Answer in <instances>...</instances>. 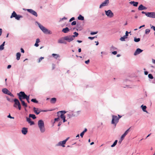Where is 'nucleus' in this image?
Returning <instances> with one entry per match:
<instances>
[{
	"label": "nucleus",
	"mask_w": 155,
	"mask_h": 155,
	"mask_svg": "<svg viewBox=\"0 0 155 155\" xmlns=\"http://www.w3.org/2000/svg\"><path fill=\"white\" fill-rule=\"evenodd\" d=\"M38 124L41 132L42 133L44 132L45 131V128L43 121L42 120H39L38 121Z\"/></svg>",
	"instance_id": "obj_1"
},
{
	"label": "nucleus",
	"mask_w": 155,
	"mask_h": 155,
	"mask_svg": "<svg viewBox=\"0 0 155 155\" xmlns=\"http://www.w3.org/2000/svg\"><path fill=\"white\" fill-rule=\"evenodd\" d=\"M36 23L37 24L40 28L44 33L48 34H51V31L50 30L47 29L45 27L41 25V24L38 22L36 21Z\"/></svg>",
	"instance_id": "obj_2"
},
{
	"label": "nucleus",
	"mask_w": 155,
	"mask_h": 155,
	"mask_svg": "<svg viewBox=\"0 0 155 155\" xmlns=\"http://www.w3.org/2000/svg\"><path fill=\"white\" fill-rule=\"evenodd\" d=\"M13 101L14 102L13 107L16 108H18L19 110H20L21 109V104L18 99L15 98L14 99Z\"/></svg>",
	"instance_id": "obj_3"
},
{
	"label": "nucleus",
	"mask_w": 155,
	"mask_h": 155,
	"mask_svg": "<svg viewBox=\"0 0 155 155\" xmlns=\"http://www.w3.org/2000/svg\"><path fill=\"white\" fill-rule=\"evenodd\" d=\"M17 95L18 96L19 98H20V97L22 100L27 99L29 97V95L27 96L24 91L20 92L19 93L17 94Z\"/></svg>",
	"instance_id": "obj_4"
},
{
	"label": "nucleus",
	"mask_w": 155,
	"mask_h": 155,
	"mask_svg": "<svg viewBox=\"0 0 155 155\" xmlns=\"http://www.w3.org/2000/svg\"><path fill=\"white\" fill-rule=\"evenodd\" d=\"M119 118H118L117 116L114 115H112V124H114L116 126L117 124L119 122Z\"/></svg>",
	"instance_id": "obj_5"
},
{
	"label": "nucleus",
	"mask_w": 155,
	"mask_h": 155,
	"mask_svg": "<svg viewBox=\"0 0 155 155\" xmlns=\"http://www.w3.org/2000/svg\"><path fill=\"white\" fill-rule=\"evenodd\" d=\"M69 138V137H67L65 140L62 141H60L56 145V146H61L63 147H65L64 144H65Z\"/></svg>",
	"instance_id": "obj_6"
},
{
	"label": "nucleus",
	"mask_w": 155,
	"mask_h": 155,
	"mask_svg": "<svg viewBox=\"0 0 155 155\" xmlns=\"http://www.w3.org/2000/svg\"><path fill=\"white\" fill-rule=\"evenodd\" d=\"M106 15L110 18H112L114 16V13L110 10L105 11Z\"/></svg>",
	"instance_id": "obj_7"
},
{
	"label": "nucleus",
	"mask_w": 155,
	"mask_h": 155,
	"mask_svg": "<svg viewBox=\"0 0 155 155\" xmlns=\"http://www.w3.org/2000/svg\"><path fill=\"white\" fill-rule=\"evenodd\" d=\"M2 91L4 94H8L12 97H14V95L6 88H3Z\"/></svg>",
	"instance_id": "obj_8"
},
{
	"label": "nucleus",
	"mask_w": 155,
	"mask_h": 155,
	"mask_svg": "<svg viewBox=\"0 0 155 155\" xmlns=\"http://www.w3.org/2000/svg\"><path fill=\"white\" fill-rule=\"evenodd\" d=\"M58 42L60 44H67V42L65 41L64 37H62L59 39L58 40Z\"/></svg>",
	"instance_id": "obj_9"
},
{
	"label": "nucleus",
	"mask_w": 155,
	"mask_h": 155,
	"mask_svg": "<svg viewBox=\"0 0 155 155\" xmlns=\"http://www.w3.org/2000/svg\"><path fill=\"white\" fill-rule=\"evenodd\" d=\"M147 17L153 18H155V12H147L146 14Z\"/></svg>",
	"instance_id": "obj_10"
},
{
	"label": "nucleus",
	"mask_w": 155,
	"mask_h": 155,
	"mask_svg": "<svg viewBox=\"0 0 155 155\" xmlns=\"http://www.w3.org/2000/svg\"><path fill=\"white\" fill-rule=\"evenodd\" d=\"M27 11L29 13L31 14L32 15H34L35 17L38 16V14L36 12L34 11L31 9H27Z\"/></svg>",
	"instance_id": "obj_11"
},
{
	"label": "nucleus",
	"mask_w": 155,
	"mask_h": 155,
	"mask_svg": "<svg viewBox=\"0 0 155 155\" xmlns=\"http://www.w3.org/2000/svg\"><path fill=\"white\" fill-rule=\"evenodd\" d=\"M109 3V0H105L104 2H103L100 5V8H101L103 6H107Z\"/></svg>",
	"instance_id": "obj_12"
},
{
	"label": "nucleus",
	"mask_w": 155,
	"mask_h": 155,
	"mask_svg": "<svg viewBox=\"0 0 155 155\" xmlns=\"http://www.w3.org/2000/svg\"><path fill=\"white\" fill-rule=\"evenodd\" d=\"M33 110L37 115L38 114L41 112V109L35 107L33 108Z\"/></svg>",
	"instance_id": "obj_13"
},
{
	"label": "nucleus",
	"mask_w": 155,
	"mask_h": 155,
	"mask_svg": "<svg viewBox=\"0 0 155 155\" xmlns=\"http://www.w3.org/2000/svg\"><path fill=\"white\" fill-rule=\"evenodd\" d=\"M143 51V50H141L140 48H138L135 51L134 53V55H137L138 54H140Z\"/></svg>",
	"instance_id": "obj_14"
},
{
	"label": "nucleus",
	"mask_w": 155,
	"mask_h": 155,
	"mask_svg": "<svg viewBox=\"0 0 155 155\" xmlns=\"http://www.w3.org/2000/svg\"><path fill=\"white\" fill-rule=\"evenodd\" d=\"M131 127L129 128L128 129H127L124 133V134L121 136V139H124L125 136L128 134V132L130 131V129Z\"/></svg>",
	"instance_id": "obj_15"
},
{
	"label": "nucleus",
	"mask_w": 155,
	"mask_h": 155,
	"mask_svg": "<svg viewBox=\"0 0 155 155\" xmlns=\"http://www.w3.org/2000/svg\"><path fill=\"white\" fill-rule=\"evenodd\" d=\"M64 37L65 39V41L70 42L72 41V39H71L70 37V35L66 36Z\"/></svg>",
	"instance_id": "obj_16"
},
{
	"label": "nucleus",
	"mask_w": 155,
	"mask_h": 155,
	"mask_svg": "<svg viewBox=\"0 0 155 155\" xmlns=\"http://www.w3.org/2000/svg\"><path fill=\"white\" fill-rule=\"evenodd\" d=\"M147 9V8L146 7L144 6L142 4H141L140 5L138 8V10H139L140 11H142L144 10H146Z\"/></svg>",
	"instance_id": "obj_17"
},
{
	"label": "nucleus",
	"mask_w": 155,
	"mask_h": 155,
	"mask_svg": "<svg viewBox=\"0 0 155 155\" xmlns=\"http://www.w3.org/2000/svg\"><path fill=\"white\" fill-rule=\"evenodd\" d=\"M21 132L24 135H26L28 132L27 128L23 127L21 130Z\"/></svg>",
	"instance_id": "obj_18"
},
{
	"label": "nucleus",
	"mask_w": 155,
	"mask_h": 155,
	"mask_svg": "<svg viewBox=\"0 0 155 155\" xmlns=\"http://www.w3.org/2000/svg\"><path fill=\"white\" fill-rule=\"evenodd\" d=\"M129 4L132 5L134 6L137 7L138 4V2H135L134 1H131L129 2Z\"/></svg>",
	"instance_id": "obj_19"
},
{
	"label": "nucleus",
	"mask_w": 155,
	"mask_h": 155,
	"mask_svg": "<svg viewBox=\"0 0 155 155\" xmlns=\"http://www.w3.org/2000/svg\"><path fill=\"white\" fill-rule=\"evenodd\" d=\"M19 99L20 101H21L22 105L25 107H27V104L25 103L24 101L21 99V98L20 97V98Z\"/></svg>",
	"instance_id": "obj_20"
},
{
	"label": "nucleus",
	"mask_w": 155,
	"mask_h": 155,
	"mask_svg": "<svg viewBox=\"0 0 155 155\" xmlns=\"http://www.w3.org/2000/svg\"><path fill=\"white\" fill-rule=\"evenodd\" d=\"M69 31L70 29L68 27L63 28L62 30V31L65 33H68V32Z\"/></svg>",
	"instance_id": "obj_21"
},
{
	"label": "nucleus",
	"mask_w": 155,
	"mask_h": 155,
	"mask_svg": "<svg viewBox=\"0 0 155 155\" xmlns=\"http://www.w3.org/2000/svg\"><path fill=\"white\" fill-rule=\"evenodd\" d=\"M141 108L142 109V110L143 111L146 112L147 113H148V112L146 110V109L147 108V107L145 105H142L141 106Z\"/></svg>",
	"instance_id": "obj_22"
},
{
	"label": "nucleus",
	"mask_w": 155,
	"mask_h": 155,
	"mask_svg": "<svg viewBox=\"0 0 155 155\" xmlns=\"http://www.w3.org/2000/svg\"><path fill=\"white\" fill-rule=\"evenodd\" d=\"M66 112L65 110H62L60 111H58L57 113V116L58 117H59V114H62L63 115H64V114L66 113Z\"/></svg>",
	"instance_id": "obj_23"
},
{
	"label": "nucleus",
	"mask_w": 155,
	"mask_h": 155,
	"mask_svg": "<svg viewBox=\"0 0 155 155\" xmlns=\"http://www.w3.org/2000/svg\"><path fill=\"white\" fill-rule=\"evenodd\" d=\"M57 99L56 98L53 97L51 99L50 102L52 104H54L56 102Z\"/></svg>",
	"instance_id": "obj_24"
},
{
	"label": "nucleus",
	"mask_w": 155,
	"mask_h": 155,
	"mask_svg": "<svg viewBox=\"0 0 155 155\" xmlns=\"http://www.w3.org/2000/svg\"><path fill=\"white\" fill-rule=\"evenodd\" d=\"M87 131V129L86 128H85L84 130L80 134V136L82 138L83 137L85 133Z\"/></svg>",
	"instance_id": "obj_25"
},
{
	"label": "nucleus",
	"mask_w": 155,
	"mask_h": 155,
	"mask_svg": "<svg viewBox=\"0 0 155 155\" xmlns=\"http://www.w3.org/2000/svg\"><path fill=\"white\" fill-rule=\"evenodd\" d=\"M21 56V54L20 52H18L16 53V59L17 60H19L20 59Z\"/></svg>",
	"instance_id": "obj_26"
},
{
	"label": "nucleus",
	"mask_w": 155,
	"mask_h": 155,
	"mask_svg": "<svg viewBox=\"0 0 155 155\" xmlns=\"http://www.w3.org/2000/svg\"><path fill=\"white\" fill-rule=\"evenodd\" d=\"M29 118H31L33 119H35L36 118V117L35 114H29Z\"/></svg>",
	"instance_id": "obj_27"
},
{
	"label": "nucleus",
	"mask_w": 155,
	"mask_h": 155,
	"mask_svg": "<svg viewBox=\"0 0 155 155\" xmlns=\"http://www.w3.org/2000/svg\"><path fill=\"white\" fill-rule=\"evenodd\" d=\"M17 15V14H16L15 12L13 11L11 15L10 16V18H12L13 17L15 18Z\"/></svg>",
	"instance_id": "obj_28"
},
{
	"label": "nucleus",
	"mask_w": 155,
	"mask_h": 155,
	"mask_svg": "<svg viewBox=\"0 0 155 155\" xmlns=\"http://www.w3.org/2000/svg\"><path fill=\"white\" fill-rule=\"evenodd\" d=\"M78 18L79 20H80L81 21H83L84 19V17L82 15H79Z\"/></svg>",
	"instance_id": "obj_29"
},
{
	"label": "nucleus",
	"mask_w": 155,
	"mask_h": 155,
	"mask_svg": "<svg viewBox=\"0 0 155 155\" xmlns=\"http://www.w3.org/2000/svg\"><path fill=\"white\" fill-rule=\"evenodd\" d=\"M52 55L54 58L56 59L60 57L59 55L57 54H52Z\"/></svg>",
	"instance_id": "obj_30"
},
{
	"label": "nucleus",
	"mask_w": 155,
	"mask_h": 155,
	"mask_svg": "<svg viewBox=\"0 0 155 155\" xmlns=\"http://www.w3.org/2000/svg\"><path fill=\"white\" fill-rule=\"evenodd\" d=\"M5 42L4 41L3 43L0 46V50H2L4 49Z\"/></svg>",
	"instance_id": "obj_31"
},
{
	"label": "nucleus",
	"mask_w": 155,
	"mask_h": 155,
	"mask_svg": "<svg viewBox=\"0 0 155 155\" xmlns=\"http://www.w3.org/2000/svg\"><path fill=\"white\" fill-rule=\"evenodd\" d=\"M127 38V37L124 35L123 37H121L120 40L121 41H125V39Z\"/></svg>",
	"instance_id": "obj_32"
},
{
	"label": "nucleus",
	"mask_w": 155,
	"mask_h": 155,
	"mask_svg": "<svg viewBox=\"0 0 155 155\" xmlns=\"http://www.w3.org/2000/svg\"><path fill=\"white\" fill-rule=\"evenodd\" d=\"M22 17H23V16L22 15H17L16 16V17L15 18L16 19H17V20H19L20 19V18H22Z\"/></svg>",
	"instance_id": "obj_33"
},
{
	"label": "nucleus",
	"mask_w": 155,
	"mask_h": 155,
	"mask_svg": "<svg viewBox=\"0 0 155 155\" xmlns=\"http://www.w3.org/2000/svg\"><path fill=\"white\" fill-rule=\"evenodd\" d=\"M117 48L113 46H112L110 48V51H113L114 50H117Z\"/></svg>",
	"instance_id": "obj_34"
},
{
	"label": "nucleus",
	"mask_w": 155,
	"mask_h": 155,
	"mask_svg": "<svg viewBox=\"0 0 155 155\" xmlns=\"http://www.w3.org/2000/svg\"><path fill=\"white\" fill-rule=\"evenodd\" d=\"M117 140H116L114 141V143H113V144L111 145V147H115L117 144Z\"/></svg>",
	"instance_id": "obj_35"
},
{
	"label": "nucleus",
	"mask_w": 155,
	"mask_h": 155,
	"mask_svg": "<svg viewBox=\"0 0 155 155\" xmlns=\"http://www.w3.org/2000/svg\"><path fill=\"white\" fill-rule=\"evenodd\" d=\"M79 115V113L77 114H72L71 115V116H69V118L72 117H77Z\"/></svg>",
	"instance_id": "obj_36"
},
{
	"label": "nucleus",
	"mask_w": 155,
	"mask_h": 155,
	"mask_svg": "<svg viewBox=\"0 0 155 155\" xmlns=\"http://www.w3.org/2000/svg\"><path fill=\"white\" fill-rule=\"evenodd\" d=\"M31 101L36 103H37L38 102V101L35 98H33L31 99Z\"/></svg>",
	"instance_id": "obj_37"
},
{
	"label": "nucleus",
	"mask_w": 155,
	"mask_h": 155,
	"mask_svg": "<svg viewBox=\"0 0 155 155\" xmlns=\"http://www.w3.org/2000/svg\"><path fill=\"white\" fill-rule=\"evenodd\" d=\"M150 30L149 29H147L145 31V34L146 35L148 34L150 32Z\"/></svg>",
	"instance_id": "obj_38"
},
{
	"label": "nucleus",
	"mask_w": 155,
	"mask_h": 155,
	"mask_svg": "<svg viewBox=\"0 0 155 155\" xmlns=\"http://www.w3.org/2000/svg\"><path fill=\"white\" fill-rule=\"evenodd\" d=\"M148 77L150 79H153V77L152 75V74H149L148 75Z\"/></svg>",
	"instance_id": "obj_39"
},
{
	"label": "nucleus",
	"mask_w": 155,
	"mask_h": 155,
	"mask_svg": "<svg viewBox=\"0 0 155 155\" xmlns=\"http://www.w3.org/2000/svg\"><path fill=\"white\" fill-rule=\"evenodd\" d=\"M140 41V38H134V41L135 42H138Z\"/></svg>",
	"instance_id": "obj_40"
},
{
	"label": "nucleus",
	"mask_w": 155,
	"mask_h": 155,
	"mask_svg": "<svg viewBox=\"0 0 155 155\" xmlns=\"http://www.w3.org/2000/svg\"><path fill=\"white\" fill-rule=\"evenodd\" d=\"M59 117L62 119L66 118L65 116L62 114H61L60 115H59Z\"/></svg>",
	"instance_id": "obj_41"
},
{
	"label": "nucleus",
	"mask_w": 155,
	"mask_h": 155,
	"mask_svg": "<svg viewBox=\"0 0 155 155\" xmlns=\"http://www.w3.org/2000/svg\"><path fill=\"white\" fill-rule=\"evenodd\" d=\"M150 25L151 27V28L154 31H155L154 34L155 35V26L152 25L151 24H150Z\"/></svg>",
	"instance_id": "obj_42"
},
{
	"label": "nucleus",
	"mask_w": 155,
	"mask_h": 155,
	"mask_svg": "<svg viewBox=\"0 0 155 155\" xmlns=\"http://www.w3.org/2000/svg\"><path fill=\"white\" fill-rule=\"evenodd\" d=\"M26 119L27 121L29 123L31 121V119L29 117H26Z\"/></svg>",
	"instance_id": "obj_43"
},
{
	"label": "nucleus",
	"mask_w": 155,
	"mask_h": 155,
	"mask_svg": "<svg viewBox=\"0 0 155 155\" xmlns=\"http://www.w3.org/2000/svg\"><path fill=\"white\" fill-rule=\"evenodd\" d=\"M97 36H95L94 37H89L88 38L91 40H93L95 38H97Z\"/></svg>",
	"instance_id": "obj_44"
},
{
	"label": "nucleus",
	"mask_w": 155,
	"mask_h": 155,
	"mask_svg": "<svg viewBox=\"0 0 155 155\" xmlns=\"http://www.w3.org/2000/svg\"><path fill=\"white\" fill-rule=\"evenodd\" d=\"M98 33L97 31L95 32H91L90 33V34L91 35H94L97 34Z\"/></svg>",
	"instance_id": "obj_45"
},
{
	"label": "nucleus",
	"mask_w": 155,
	"mask_h": 155,
	"mask_svg": "<svg viewBox=\"0 0 155 155\" xmlns=\"http://www.w3.org/2000/svg\"><path fill=\"white\" fill-rule=\"evenodd\" d=\"M44 58L43 57H41L40 58H39L38 59V63H39L41 62V61L44 59Z\"/></svg>",
	"instance_id": "obj_46"
},
{
	"label": "nucleus",
	"mask_w": 155,
	"mask_h": 155,
	"mask_svg": "<svg viewBox=\"0 0 155 155\" xmlns=\"http://www.w3.org/2000/svg\"><path fill=\"white\" fill-rule=\"evenodd\" d=\"M76 24V21H74L72 22L71 25H74Z\"/></svg>",
	"instance_id": "obj_47"
},
{
	"label": "nucleus",
	"mask_w": 155,
	"mask_h": 155,
	"mask_svg": "<svg viewBox=\"0 0 155 155\" xmlns=\"http://www.w3.org/2000/svg\"><path fill=\"white\" fill-rule=\"evenodd\" d=\"M70 37L72 39V41L74 39V38L75 37V36L74 35H70Z\"/></svg>",
	"instance_id": "obj_48"
},
{
	"label": "nucleus",
	"mask_w": 155,
	"mask_h": 155,
	"mask_svg": "<svg viewBox=\"0 0 155 155\" xmlns=\"http://www.w3.org/2000/svg\"><path fill=\"white\" fill-rule=\"evenodd\" d=\"M7 117L9 118H10L11 119H14V117H12L11 116V115L10 114H9L7 116Z\"/></svg>",
	"instance_id": "obj_49"
},
{
	"label": "nucleus",
	"mask_w": 155,
	"mask_h": 155,
	"mask_svg": "<svg viewBox=\"0 0 155 155\" xmlns=\"http://www.w3.org/2000/svg\"><path fill=\"white\" fill-rule=\"evenodd\" d=\"M73 34H74L76 37H77L78 35V33L76 32H74Z\"/></svg>",
	"instance_id": "obj_50"
},
{
	"label": "nucleus",
	"mask_w": 155,
	"mask_h": 155,
	"mask_svg": "<svg viewBox=\"0 0 155 155\" xmlns=\"http://www.w3.org/2000/svg\"><path fill=\"white\" fill-rule=\"evenodd\" d=\"M130 33V32H129L128 31H126L125 33V35H124L127 37V36H128V34Z\"/></svg>",
	"instance_id": "obj_51"
},
{
	"label": "nucleus",
	"mask_w": 155,
	"mask_h": 155,
	"mask_svg": "<svg viewBox=\"0 0 155 155\" xmlns=\"http://www.w3.org/2000/svg\"><path fill=\"white\" fill-rule=\"evenodd\" d=\"M29 123L30 124V125H32L35 124L34 122L32 121H31Z\"/></svg>",
	"instance_id": "obj_52"
},
{
	"label": "nucleus",
	"mask_w": 155,
	"mask_h": 155,
	"mask_svg": "<svg viewBox=\"0 0 155 155\" xmlns=\"http://www.w3.org/2000/svg\"><path fill=\"white\" fill-rule=\"evenodd\" d=\"M75 19V18L74 17L71 18L69 20V21L71 22Z\"/></svg>",
	"instance_id": "obj_53"
},
{
	"label": "nucleus",
	"mask_w": 155,
	"mask_h": 155,
	"mask_svg": "<svg viewBox=\"0 0 155 155\" xmlns=\"http://www.w3.org/2000/svg\"><path fill=\"white\" fill-rule=\"evenodd\" d=\"M7 100L9 101H10L11 102H13V101L12 100H11V99L10 98L8 97H7Z\"/></svg>",
	"instance_id": "obj_54"
},
{
	"label": "nucleus",
	"mask_w": 155,
	"mask_h": 155,
	"mask_svg": "<svg viewBox=\"0 0 155 155\" xmlns=\"http://www.w3.org/2000/svg\"><path fill=\"white\" fill-rule=\"evenodd\" d=\"M89 62H90V60L89 59H88L87 61H85V63L86 64H88L89 63Z\"/></svg>",
	"instance_id": "obj_55"
},
{
	"label": "nucleus",
	"mask_w": 155,
	"mask_h": 155,
	"mask_svg": "<svg viewBox=\"0 0 155 155\" xmlns=\"http://www.w3.org/2000/svg\"><path fill=\"white\" fill-rule=\"evenodd\" d=\"M117 51H115L112 52V53L114 55H116L117 54Z\"/></svg>",
	"instance_id": "obj_56"
},
{
	"label": "nucleus",
	"mask_w": 155,
	"mask_h": 155,
	"mask_svg": "<svg viewBox=\"0 0 155 155\" xmlns=\"http://www.w3.org/2000/svg\"><path fill=\"white\" fill-rule=\"evenodd\" d=\"M52 110H41V112H46L48 111H50Z\"/></svg>",
	"instance_id": "obj_57"
},
{
	"label": "nucleus",
	"mask_w": 155,
	"mask_h": 155,
	"mask_svg": "<svg viewBox=\"0 0 155 155\" xmlns=\"http://www.w3.org/2000/svg\"><path fill=\"white\" fill-rule=\"evenodd\" d=\"M67 19V18L65 17H64L63 18L60 19V21H61L62 20H63L64 19Z\"/></svg>",
	"instance_id": "obj_58"
},
{
	"label": "nucleus",
	"mask_w": 155,
	"mask_h": 155,
	"mask_svg": "<svg viewBox=\"0 0 155 155\" xmlns=\"http://www.w3.org/2000/svg\"><path fill=\"white\" fill-rule=\"evenodd\" d=\"M40 41V39L39 38H37L36 39V42L39 43Z\"/></svg>",
	"instance_id": "obj_59"
},
{
	"label": "nucleus",
	"mask_w": 155,
	"mask_h": 155,
	"mask_svg": "<svg viewBox=\"0 0 155 155\" xmlns=\"http://www.w3.org/2000/svg\"><path fill=\"white\" fill-rule=\"evenodd\" d=\"M38 43L35 42L34 45L36 47H38L39 46V44H38Z\"/></svg>",
	"instance_id": "obj_60"
},
{
	"label": "nucleus",
	"mask_w": 155,
	"mask_h": 155,
	"mask_svg": "<svg viewBox=\"0 0 155 155\" xmlns=\"http://www.w3.org/2000/svg\"><path fill=\"white\" fill-rule=\"evenodd\" d=\"M59 119V117H58L57 118H55L54 120L55 121H58Z\"/></svg>",
	"instance_id": "obj_61"
},
{
	"label": "nucleus",
	"mask_w": 155,
	"mask_h": 155,
	"mask_svg": "<svg viewBox=\"0 0 155 155\" xmlns=\"http://www.w3.org/2000/svg\"><path fill=\"white\" fill-rule=\"evenodd\" d=\"M21 52H22V53H24L25 52V51H24V50L23 49V48H21Z\"/></svg>",
	"instance_id": "obj_62"
},
{
	"label": "nucleus",
	"mask_w": 155,
	"mask_h": 155,
	"mask_svg": "<svg viewBox=\"0 0 155 155\" xmlns=\"http://www.w3.org/2000/svg\"><path fill=\"white\" fill-rule=\"evenodd\" d=\"M62 123L61 121L59 122L58 125V126H60L61 124Z\"/></svg>",
	"instance_id": "obj_63"
},
{
	"label": "nucleus",
	"mask_w": 155,
	"mask_h": 155,
	"mask_svg": "<svg viewBox=\"0 0 155 155\" xmlns=\"http://www.w3.org/2000/svg\"><path fill=\"white\" fill-rule=\"evenodd\" d=\"M148 72L147 71H145L144 72V74L145 75H147L148 74Z\"/></svg>",
	"instance_id": "obj_64"
}]
</instances>
